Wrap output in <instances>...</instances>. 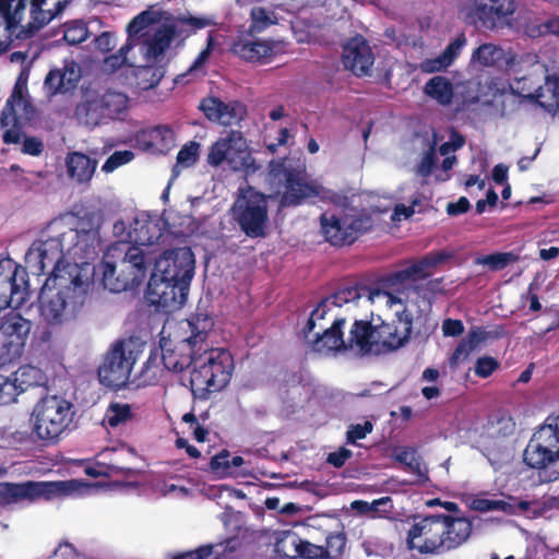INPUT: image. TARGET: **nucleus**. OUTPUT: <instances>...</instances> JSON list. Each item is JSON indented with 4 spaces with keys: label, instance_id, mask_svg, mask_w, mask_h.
<instances>
[{
    "label": "nucleus",
    "instance_id": "nucleus-62",
    "mask_svg": "<svg viewBox=\"0 0 559 559\" xmlns=\"http://www.w3.org/2000/svg\"><path fill=\"white\" fill-rule=\"evenodd\" d=\"M444 336H459L464 332V325L461 320L445 319L442 323Z\"/></svg>",
    "mask_w": 559,
    "mask_h": 559
},
{
    "label": "nucleus",
    "instance_id": "nucleus-7",
    "mask_svg": "<svg viewBox=\"0 0 559 559\" xmlns=\"http://www.w3.org/2000/svg\"><path fill=\"white\" fill-rule=\"evenodd\" d=\"M234 360L222 348H203L194 357V368L190 376V385L194 395L206 399L212 392L224 389L231 378Z\"/></svg>",
    "mask_w": 559,
    "mask_h": 559
},
{
    "label": "nucleus",
    "instance_id": "nucleus-8",
    "mask_svg": "<svg viewBox=\"0 0 559 559\" xmlns=\"http://www.w3.org/2000/svg\"><path fill=\"white\" fill-rule=\"evenodd\" d=\"M523 457L530 467L538 471L542 481L559 479V415L548 417L533 435Z\"/></svg>",
    "mask_w": 559,
    "mask_h": 559
},
{
    "label": "nucleus",
    "instance_id": "nucleus-15",
    "mask_svg": "<svg viewBox=\"0 0 559 559\" xmlns=\"http://www.w3.org/2000/svg\"><path fill=\"white\" fill-rule=\"evenodd\" d=\"M139 354L138 345L132 338L116 342L98 369L100 382L112 388L124 385Z\"/></svg>",
    "mask_w": 559,
    "mask_h": 559
},
{
    "label": "nucleus",
    "instance_id": "nucleus-36",
    "mask_svg": "<svg viewBox=\"0 0 559 559\" xmlns=\"http://www.w3.org/2000/svg\"><path fill=\"white\" fill-rule=\"evenodd\" d=\"M424 92L441 106L450 105L454 96L452 82L441 75H436L428 80L424 86Z\"/></svg>",
    "mask_w": 559,
    "mask_h": 559
},
{
    "label": "nucleus",
    "instance_id": "nucleus-18",
    "mask_svg": "<svg viewBox=\"0 0 559 559\" xmlns=\"http://www.w3.org/2000/svg\"><path fill=\"white\" fill-rule=\"evenodd\" d=\"M320 222L326 241L333 246L353 243L360 234L366 233L373 225L372 217L367 213L345 214L342 217L324 213Z\"/></svg>",
    "mask_w": 559,
    "mask_h": 559
},
{
    "label": "nucleus",
    "instance_id": "nucleus-20",
    "mask_svg": "<svg viewBox=\"0 0 559 559\" xmlns=\"http://www.w3.org/2000/svg\"><path fill=\"white\" fill-rule=\"evenodd\" d=\"M464 10L474 24L497 29L507 24L516 5L514 0H467Z\"/></svg>",
    "mask_w": 559,
    "mask_h": 559
},
{
    "label": "nucleus",
    "instance_id": "nucleus-13",
    "mask_svg": "<svg viewBox=\"0 0 559 559\" xmlns=\"http://www.w3.org/2000/svg\"><path fill=\"white\" fill-rule=\"evenodd\" d=\"M28 70L20 72L11 96L8 98L1 114L0 124L7 130L3 133L5 144H17L22 139L20 120L29 121L35 116V109L31 102L27 88Z\"/></svg>",
    "mask_w": 559,
    "mask_h": 559
},
{
    "label": "nucleus",
    "instance_id": "nucleus-52",
    "mask_svg": "<svg viewBox=\"0 0 559 559\" xmlns=\"http://www.w3.org/2000/svg\"><path fill=\"white\" fill-rule=\"evenodd\" d=\"M452 64L448 57L442 52L436 58L426 59L420 63V70L425 73H435L445 70Z\"/></svg>",
    "mask_w": 559,
    "mask_h": 559
},
{
    "label": "nucleus",
    "instance_id": "nucleus-45",
    "mask_svg": "<svg viewBox=\"0 0 559 559\" xmlns=\"http://www.w3.org/2000/svg\"><path fill=\"white\" fill-rule=\"evenodd\" d=\"M131 407L128 404H111L105 415V420L110 427H118L131 419Z\"/></svg>",
    "mask_w": 559,
    "mask_h": 559
},
{
    "label": "nucleus",
    "instance_id": "nucleus-38",
    "mask_svg": "<svg viewBox=\"0 0 559 559\" xmlns=\"http://www.w3.org/2000/svg\"><path fill=\"white\" fill-rule=\"evenodd\" d=\"M506 59V51L502 47L487 43L474 50L471 61L481 67H495Z\"/></svg>",
    "mask_w": 559,
    "mask_h": 559
},
{
    "label": "nucleus",
    "instance_id": "nucleus-54",
    "mask_svg": "<svg viewBox=\"0 0 559 559\" xmlns=\"http://www.w3.org/2000/svg\"><path fill=\"white\" fill-rule=\"evenodd\" d=\"M524 33L531 38L549 35L548 19L546 21L539 19L527 21L524 25Z\"/></svg>",
    "mask_w": 559,
    "mask_h": 559
},
{
    "label": "nucleus",
    "instance_id": "nucleus-51",
    "mask_svg": "<svg viewBox=\"0 0 559 559\" xmlns=\"http://www.w3.org/2000/svg\"><path fill=\"white\" fill-rule=\"evenodd\" d=\"M211 469L219 475L221 477L227 476L230 474V461H229V452L226 450L221 451L218 454L214 455L211 459L210 463Z\"/></svg>",
    "mask_w": 559,
    "mask_h": 559
},
{
    "label": "nucleus",
    "instance_id": "nucleus-59",
    "mask_svg": "<svg viewBox=\"0 0 559 559\" xmlns=\"http://www.w3.org/2000/svg\"><path fill=\"white\" fill-rule=\"evenodd\" d=\"M498 367L496 359L491 357H481L477 360L475 372L477 376L486 378L490 376Z\"/></svg>",
    "mask_w": 559,
    "mask_h": 559
},
{
    "label": "nucleus",
    "instance_id": "nucleus-2",
    "mask_svg": "<svg viewBox=\"0 0 559 559\" xmlns=\"http://www.w3.org/2000/svg\"><path fill=\"white\" fill-rule=\"evenodd\" d=\"M100 224V214L95 211L52 219L27 250V267L37 275L51 267L50 277H56L57 269L88 263L97 253Z\"/></svg>",
    "mask_w": 559,
    "mask_h": 559
},
{
    "label": "nucleus",
    "instance_id": "nucleus-50",
    "mask_svg": "<svg viewBox=\"0 0 559 559\" xmlns=\"http://www.w3.org/2000/svg\"><path fill=\"white\" fill-rule=\"evenodd\" d=\"M396 460L403 464H405L411 471L418 474L419 476H423L424 473L421 472V464L419 456L417 455L416 451L413 449H403L396 454Z\"/></svg>",
    "mask_w": 559,
    "mask_h": 559
},
{
    "label": "nucleus",
    "instance_id": "nucleus-37",
    "mask_svg": "<svg viewBox=\"0 0 559 559\" xmlns=\"http://www.w3.org/2000/svg\"><path fill=\"white\" fill-rule=\"evenodd\" d=\"M544 84L538 83L537 86L524 87L519 84L515 85V90L520 93L521 97L536 102L542 108L546 110L547 99L551 95L547 88L550 83H554L559 90V78L542 76Z\"/></svg>",
    "mask_w": 559,
    "mask_h": 559
},
{
    "label": "nucleus",
    "instance_id": "nucleus-10",
    "mask_svg": "<svg viewBox=\"0 0 559 559\" xmlns=\"http://www.w3.org/2000/svg\"><path fill=\"white\" fill-rule=\"evenodd\" d=\"M120 253H123V258L118 265L108 260L100 265L104 287L115 293L139 285L153 262V258L140 247H127L124 250L115 246L109 250L111 257Z\"/></svg>",
    "mask_w": 559,
    "mask_h": 559
},
{
    "label": "nucleus",
    "instance_id": "nucleus-6",
    "mask_svg": "<svg viewBox=\"0 0 559 559\" xmlns=\"http://www.w3.org/2000/svg\"><path fill=\"white\" fill-rule=\"evenodd\" d=\"M395 313L396 322L374 325L355 318L349 330L350 346H358L359 354H380L402 347L409 338L413 317L405 307Z\"/></svg>",
    "mask_w": 559,
    "mask_h": 559
},
{
    "label": "nucleus",
    "instance_id": "nucleus-23",
    "mask_svg": "<svg viewBox=\"0 0 559 559\" xmlns=\"http://www.w3.org/2000/svg\"><path fill=\"white\" fill-rule=\"evenodd\" d=\"M160 274H152L146 289L147 300L168 310L181 308L188 297L189 288L183 283L163 280Z\"/></svg>",
    "mask_w": 559,
    "mask_h": 559
},
{
    "label": "nucleus",
    "instance_id": "nucleus-26",
    "mask_svg": "<svg viewBox=\"0 0 559 559\" xmlns=\"http://www.w3.org/2000/svg\"><path fill=\"white\" fill-rule=\"evenodd\" d=\"M81 75V68L74 60H64L62 68L48 72L44 87L49 96L64 94L76 86Z\"/></svg>",
    "mask_w": 559,
    "mask_h": 559
},
{
    "label": "nucleus",
    "instance_id": "nucleus-34",
    "mask_svg": "<svg viewBox=\"0 0 559 559\" xmlns=\"http://www.w3.org/2000/svg\"><path fill=\"white\" fill-rule=\"evenodd\" d=\"M240 546L237 538H228L225 543L215 545L201 546L195 550L180 554L174 559H219L221 556H226V552H234Z\"/></svg>",
    "mask_w": 559,
    "mask_h": 559
},
{
    "label": "nucleus",
    "instance_id": "nucleus-9",
    "mask_svg": "<svg viewBox=\"0 0 559 559\" xmlns=\"http://www.w3.org/2000/svg\"><path fill=\"white\" fill-rule=\"evenodd\" d=\"M73 405L58 395L40 399L31 413L32 435L46 444L58 442L73 420Z\"/></svg>",
    "mask_w": 559,
    "mask_h": 559
},
{
    "label": "nucleus",
    "instance_id": "nucleus-25",
    "mask_svg": "<svg viewBox=\"0 0 559 559\" xmlns=\"http://www.w3.org/2000/svg\"><path fill=\"white\" fill-rule=\"evenodd\" d=\"M344 67L356 75H365L373 64V53L361 36L348 40L343 48Z\"/></svg>",
    "mask_w": 559,
    "mask_h": 559
},
{
    "label": "nucleus",
    "instance_id": "nucleus-33",
    "mask_svg": "<svg viewBox=\"0 0 559 559\" xmlns=\"http://www.w3.org/2000/svg\"><path fill=\"white\" fill-rule=\"evenodd\" d=\"M276 49L273 43L266 40H238L233 46V51L241 59L257 62L271 56Z\"/></svg>",
    "mask_w": 559,
    "mask_h": 559
},
{
    "label": "nucleus",
    "instance_id": "nucleus-11",
    "mask_svg": "<svg viewBox=\"0 0 559 559\" xmlns=\"http://www.w3.org/2000/svg\"><path fill=\"white\" fill-rule=\"evenodd\" d=\"M128 103L129 98L122 92L86 90L75 106L74 118L81 126L94 129L126 111Z\"/></svg>",
    "mask_w": 559,
    "mask_h": 559
},
{
    "label": "nucleus",
    "instance_id": "nucleus-19",
    "mask_svg": "<svg viewBox=\"0 0 559 559\" xmlns=\"http://www.w3.org/2000/svg\"><path fill=\"white\" fill-rule=\"evenodd\" d=\"M28 295L26 269L12 259L0 260V309L20 307Z\"/></svg>",
    "mask_w": 559,
    "mask_h": 559
},
{
    "label": "nucleus",
    "instance_id": "nucleus-60",
    "mask_svg": "<svg viewBox=\"0 0 559 559\" xmlns=\"http://www.w3.org/2000/svg\"><path fill=\"white\" fill-rule=\"evenodd\" d=\"M96 48L102 52H108L116 46V38L114 34L104 32L94 39Z\"/></svg>",
    "mask_w": 559,
    "mask_h": 559
},
{
    "label": "nucleus",
    "instance_id": "nucleus-64",
    "mask_svg": "<svg viewBox=\"0 0 559 559\" xmlns=\"http://www.w3.org/2000/svg\"><path fill=\"white\" fill-rule=\"evenodd\" d=\"M471 207L469 201L465 197H461L456 202L447 205V213L455 216L467 212Z\"/></svg>",
    "mask_w": 559,
    "mask_h": 559
},
{
    "label": "nucleus",
    "instance_id": "nucleus-5",
    "mask_svg": "<svg viewBox=\"0 0 559 559\" xmlns=\"http://www.w3.org/2000/svg\"><path fill=\"white\" fill-rule=\"evenodd\" d=\"M472 533L466 518L447 514L416 516L407 532V546L423 555H440L465 543Z\"/></svg>",
    "mask_w": 559,
    "mask_h": 559
},
{
    "label": "nucleus",
    "instance_id": "nucleus-24",
    "mask_svg": "<svg viewBox=\"0 0 559 559\" xmlns=\"http://www.w3.org/2000/svg\"><path fill=\"white\" fill-rule=\"evenodd\" d=\"M199 108L210 121L223 126L236 124L246 116V108L241 103L237 100L224 103L217 97L202 99Z\"/></svg>",
    "mask_w": 559,
    "mask_h": 559
},
{
    "label": "nucleus",
    "instance_id": "nucleus-63",
    "mask_svg": "<svg viewBox=\"0 0 559 559\" xmlns=\"http://www.w3.org/2000/svg\"><path fill=\"white\" fill-rule=\"evenodd\" d=\"M353 452L346 448H341L335 452H332L328 456V463L332 464L335 467H342L345 462L350 459Z\"/></svg>",
    "mask_w": 559,
    "mask_h": 559
},
{
    "label": "nucleus",
    "instance_id": "nucleus-41",
    "mask_svg": "<svg viewBox=\"0 0 559 559\" xmlns=\"http://www.w3.org/2000/svg\"><path fill=\"white\" fill-rule=\"evenodd\" d=\"M345 544L346 539L342 533L331 534L326 537L324 550L311 545L312 556L322 557L324 554L328 558H336L342 554Z\"/></svg>",
    "mask_w": 559,
    "mask_h": 559
},
{
    "label": "nucleus",
    "instance_id": "nucleus-29",
    "mask_svg": "<svg viewBox=\"0 0 559 559\" xmlns=\"http://www.w3.org/2000/svg\"><path fill=\"white\" fill-rule=\"evenodd\" d=\"M443 252L431 253L423 259L414 262L413 264L404 267L403 270L393 274L392 280L396 283H404L406 281H419L428 277L431 270L447 259Z\"/></svg>",
    "mask_w": 559,
    "mask_h": 559
},
{
    "label": "nucleus",
    "instance_id": "nucleus-3",
    "mask_svg": "<svg viewBox=\"0 0 559 559\" xmlns=\"http://www.w3.org/2000/svg\"><path fill=\"white\" fill-rule=\"evenodd\" d=\"M371 305L385 306L392 308L393 306H402V299L393 294L381 290L379 288H370L367 286L348 287L338 290L334 295L325 298L312 311L302 333L306 343L309 347L319 354L330 355L341 350H356L358 346H350L349 335L345 338L343 334L344 318L336 319L333 324L324 329L322 333H312L316 326L317 319H323L328 311L333 307H345V311L357 314L358 310L368 311Z\"/></svg>",
    "mask_w": 559,
    "mask_h": 559
},
{
    "label": "nucleus",
    "instance_id": "nucleus-56",
    "mask_svg": "<svg viewBox=\"0 0 559 559\" xmlns=\"http://www.w3.org/2000/svg\"><path fill=\"white\" fill-rule=\"evenodd\" d=\"M372 424L370 421H365L362 425H352L347 430V442L356 443L357 440L366 438L368 433L372 431Z\"/></svg>",
    "mask_w": 559,
    "mask_h": 559
},
{
    "label": "nucleus",
    "instance_id": "nucleus-48",
    "mask_svg": "<svg viewBox=\"0 0 559 559\" xmlns=\"http://www.w3.org/2000/svg\"><path fill=\"white\" fill-rule=\"evenodd\" d=\"M252 20V29L261 32L267 26L276 23V16L273 11L262 7H254L250 13Z\"/></svg>",
    "mask_w": 559,
    "mask_h": 559
},
{
    "label": "nucleus",
    "instance_id": "nucleus-43",
    "mask_svg": "<svg viewBox=\"0 0 559 559\" xmlns=\"http://www.w3.org/2000/svg\"><path fill=\"white\" fill-rule=\"evenodd\" d=\"M516 261V255L511 252H500L479 257L475 260L476 264L488 266L491 271L504 269L508 264Z\"/></svg>",
    "mask_w": 559,
    "mask_h": 559
},
{
    "label": "nucleus",
    "instance_id": "nucleus-47",
    "mask_svg": "<svg viewBox=\"0 0 559 559\" xmlns=\"http://www.w3.org/2000/svg\"><path fill=\"white\" fill-rule=\"evenodd\" d=\"M200 144L198 142H190L186 144L177 155V164L174 171H177L179 167L188 168L195 164L199 158Z\"/></svg>",
    "mask_w": 559,
    "mask_h": 559
},
{
    "label": "nucleus",
    "instance_id": "nucleus-16",
    "mask_svg": "<svg viewBox=\"0 0 559 559\" xmlns=\"http://www.w3.org/2000/svg\"><path fill=\"white\" fill-rule=\"evenodd\" d=\"M12 307L0 314V366L20 358L24 352L32 322ZM5 309H0V313Z\"/></svg>",
    "mask_w": 559,
    "mask_h": 559
},
{
    "label": "nucleus",
    "instance_id": "nucleus-39",
    "mask_svg": "<svg viewBox=\"0 0 559 559\" xmlns=\"http://www.w3.org/2000/svg\"><path fill=\"white\" fill-rule=\"evenodd\" d=\"M12 374L21 393L25 392L31 386L41 385L46 381L43 371L29 365L20 367L17 370L13 371Z\"/></svg>",
    "mask_w": 559,
    "mask_h": 559
},
{
    "label": "nucleus",
    "instance_id": "nucleus-27",
    "mask_svg": "<svg viewBox=\"0 0 559 559\" xmlns=\"http://www.w3.org/2000/svg\"><path fill=\"white\" fill-rule=\"evenodd\" d=\"M166 16L169 17V21H165V24L158 26L153 35L147 36L141 43L140 49L147 63L164 55L176 33V23L171 21V14L166 12Z\"/></svg>",
    "mask_w": 559,
    "mask_h": 559
},
{
    "label": "nucleus",
    "instance_id": "nucleus-30",
    "mask_svg": "<svg viewBox=\"0 0 559 559\" xmlns=\"http://www.w3.org/2000/svg\"><path fill=\"white\" fill-rule=\"evenodd\" d=\"M162 237V228L158 221L150 217H136L130 225L127 238L139 246H150Z\"/></svg>",
    "mask_w": 559,
    "mask_h": 559
},
{
    "label": "nucleus",
    "instance_id": "nucleus-14",
    "mask_svg": "<svg viewBox=\"0 0 559 559\" xmlns=\"http://www.w3.org/2000/svg\"><path fill=\"white\" fill-rule=\"evenodd\" d=\"M87 489L88 486L78 479L47 483H4L0 485V495L11 503L23 500L33 501L41 497L50 499L52 497L75 496Z\"/></svg>",
    "mask_w": 559,
    "mask_h": 559
},
{
    "label": "nucleus",
    "instance_id": "nucleus-58",
    "mask_svg": "<svg viewBox=\"0 0 559 559\" xmlns=\"http://www.w3.org/2000/svg\"><path fill=\"white\" fill-rule=\"evenodd\" d=\"M466 36L464 34H460L443 50V53L452 63L460 55L462 48L466 45Z\"/></svg>",
    "mask_w": 559,
    "mask_h": 559
},
{
    "label": "nucleus",
    "instance_id": "nucleus-17",
    "mask_svg": "<svg viewBox=\"0 0 559 559\" xmlns=\"http://www.w3.org/2000/svg\"><path fill=\"white\" fill-rule=\"evenodd\" d=\"M206 160L213 167L241 170L250 164L247 142L239 131H228L210 146Z\"/></svg>",
    "mask_w": 559,
    "mask_h": 559
},
{
    "label": "nucleus",
    "instance_id": "nucleus-46",
    "mask_svg": "<svg viewBox=\"0 0 559 559\" xmlns=\"http://www.w3.org/2000/svg\"><path fill=\"white\" fill-rule=\"evenodd\" d=\"M438 144V135L432 134V141L429 142V148L424 153L418 166L417 174L421 177L431 175L437 162L436 145Z\"/></svg>",
    "mask_w": 559,
    "mask_h": 559
},
{
    "label": "nucleus",
    "instance_id": "nucleus-55",
    "mask_svg": "<svg viewBox=\"0 0 559 559\" xmlns=\"http://www.w3.org/2000/svg\"><path fill=\"white\" fill-rule=\"evenodd\" d=\"M542 82V75L535 73V71L530 72L528 74L521 76V78H514L510 84V95H518L521 96L520 93L515 90V85L519 84L520 86L530 87V86H537L538 83Z\"/></svg>",
    "mask_w": 559,
    "mask_h": 559
},
{
    "label": "nucleus",
    "instance_id": "nucleus-1",
    "mask_svg": "<svg viewBox=\"0 0 559 559\" xmlns=\"http://www.w3.org/2000/svg\"><path fill=\"white\" fill-rule=\"evenodd\" d=\"M265 195L252 187L240 189L233 205L234 219L246 236L264 237L269 223L267 199L280 198V206H296L310 198L336 202L337 194L318 183L307 181L305 176L285 167L283 162L272 160L264 176Z\"/></svg>",
    "mask_w": 559,
    "mask_h": 559
},
{
    "label": "nucleus",
    "instance_id": "nucleus-35",
    "mask_svg": "<svg viewBox=\"0 0 559 559\" xmlns=\"http://www.w3.org/2000/svg\"><path fill=\"white\" fill-rule=\"evenodd\" d=\"M160 21H169V17L166 16V12L156 9L155 7H151L148 10L141 12L138 14L127 27L128 31V40H132V45L135 46L139 44L138 35L150 24Z\"/></svg>",
    "mask_w": 559,
    "mask_h": 559
},
{
    "label": "nucleus",
    "instance_id": "nucleus-22",
    "mask_svg": "<svg viewBox=\"0 0 559 559\" xmlns=\"http://www.w3.org/2000/svg\"><path fill=\"white\" fill-rule=\"evenodd\" d=\"M45 2L46 0H0V15L7 28H15L21 24L24 11L29 5L31 21L26 26L29 29H39L53 17L50 10L43 9Z\"/></svg>",
    "mask_w": 559,
    "mask_h": 559
},
{
    "label": "nucleus",
    "instance_id": "nucleus-32",
    "mask_svg": "<svg viewBox=\"0 0 559 559\" xmlns=\"http://www.w3.org/2000/svg\"><path fill=\"white\" fill-rule=\"evenodd\" d=\"M97 160L81 152H70L66 157V167L68 176L76 183H87L91 181Z\"/></svg>",
    "mask_w": 559,
    "mask_h": 559
},
{
    "label": "nucleus",
    "instance_id": "nucleus-53",
    "mask_svg": "<svg viewBox=\"0 0 559 559\" xmlns=\"http://www.w3.org/2000/svg\"><path fill=\"white\" fill-rule=\"evenodd\" d=\"M133 158V153L131 151H118L115 152L111 156L103 165L102 169L105 173H111L119 166L129 163Z\"/></svg>",
    "mask_w": 559,
    "mask_h": 559
},
{
    "label": "nucleus",
    "instance_id": "nucleus-12",
    "mask_svg": "<svg viewBox=\"0 0 559 559\" xmlns=\"http://www.w3.org/2000/svg\"><path fill=\"white\" fill-rule=\"evenodd\" d=\"M187 326L190 336L181 340L174 347L169 342L160 344L163 364L174 372H181L191 364L194 365V357L203 348L213 321L205 314H197L187 320Z\"/></svg>",
    "mask_w": 559,
    "mask_h": 559
},
{
    "label": "nucleus",
    "instance_id": "nucleus-44",
    "mask_svg": "<svg viewBox=\"0 0 559 559\" xmlns=\"http://www.w3.org/2000/svg\"><path fill=\"white\" fill-rule=\"evenodd\" d=\"M390 503V497H382L373 500L372 502L356 500L352 503V508L357 510L359 513L369 515L370 518H377L380 512H389V510L382 509V507L389 506Z\"/></svg>",
    "mask_w": 559,
    "mask_h": 559
},
{
    "label": "nucleus",
    "instance_id": "nucleus-21",
    "mask_svg": "<svg viewBox=\"0 0 559 559\" xmlns=\"http://www.w3.org/2000/svg\"><path fill=\"white\" fill-rule=\"evenodd\" d=\"M153 274H160L163 280L183 283L189 288L194 274V255L190 248H177L165 251L155 261Z\"/></svg>",
    "mask_w": 559,
    "mask_h": 559
},
{
    "label": "nucleus",
    "instance_id": "nucleus-31",
    "mask_svg": "<svg viewBox=\"0 0 559 559\" xmlns=\"http://www.w3.org/2000/svg\"><path fill=\"white\" fill-rule=\"evenodd\" d=\"M272 554L278 558H296L304 556L313 558L310 544H304L295 533L282 532L276 534Z\"/></svg>",
    "mask_w": 559,
    "mask_h": 559
},
{
    "label": "nucleus",
    "instance_id": "nucleus-40",
    "mask_svg": "<svg viewBox=\"0 0 559 559\" xmlns=\"http://www.w3.org/2000/svg\"><path fill=\"white\" fill-rule=\"evenodd\" d=\"M133 47L132 40L127 41L116 53L105 58L103 62V71L106 73H114L123 66L133 67L134 63L128 58V53Z\"/></svg>",
    "mask_w": 559,
    "mask_h": 559
},
{
    "label": "nucleus",
    "instance_id": "nucleus-4",
    "mask_svg": "<svg viewBox=\"0 0 559 559\" xmlns=\"http://www.w3.org/2000/svg\"><path fill=\"white\" fill-rule=\"evenodd\" d=\"M94 267L90 263L57 269L56 277H48L41 293V316L51 325L74 320L81 311Z\"/></svg>",
    "mask_w": 559,
    "mask_h": 559
},
{
    "label": "nucleus",
    "instance_id": "nucleus-61",
    "mask_svg": "<svg viewBox=\"0 0 559 559\" xmlns=\"http://www.w3.org/2000/svg\"><path fill=\"white\" fill-rule=\"evenodd\" d=\"M464 144V139L460 134L453 132L451 135V141L445 142L440 145L439 153L442 156H448L450 153L456 151L462 147Z\"/></svg>",
    "mask_w": 559,
    "mask_h": 559
},
{
    "label": "nucleus",
    "instance_id": "nucleus-49",
    "mask_svg": "<svg viewBox=\"0 0 559 559\" xmlns=\"http://www.w3.org/2000/svg\"><path fill=\"white\" fill-rule=\"evenodd\" d=\"M86 25L81 21H73L64 25L63 38L70 45H78L87 37Z\"/></svg>",
    "mask_w": 559,
    "mask_h": 559
},
{
    "label": "nucleus",
    "instance_id": "nucleus-28",
    "mask_svg": "<svg viewBox=\"0 0 559 559\" xmlns=\"http://www.w3.org/2000/svg\"><path fill=\"white\" fill-rule=\"evenodd\" d=\"M174 132L167 126L142 130L135 135V144L143 151L164 154L174 145Z\"/></svg>",
    "mask_w": 559,
    "mask_h": 559
},
{
    "label": "nucleus",
    "instance_id": "nucleus-57",
    "mask_svg": "<svg viewBox=\"0 0 559 559\" xmlns=\"http://www.w3.org/2000/svg\"><path fill=\"white\" fill-rule=\"evenodd\" d=\"M474 349L475 346L467 338L462 340L450 359L451 365H459L461 361L465 360Z\"/></svg>",
    "mask_w": 559,
    "mask_h": 559
},
{
    "label": "nucleus",
    "instance_id": "nucleus-42",
    "mask_svg": "<svg viewBox=\"0 0 559 559\" xmlns=\"http://www.w3.org/2000/svg\"><path fill=\"white\" fill-rule=\"evenodd\" d=\"M471 508L476 511L487 512V511H503L506 513H512L515 510V507L508 501L502 499H487V498H476L471 502Z\"/></svg>",
    "mask_w": 559,
    "mask_h": 559
}]
</instances>
